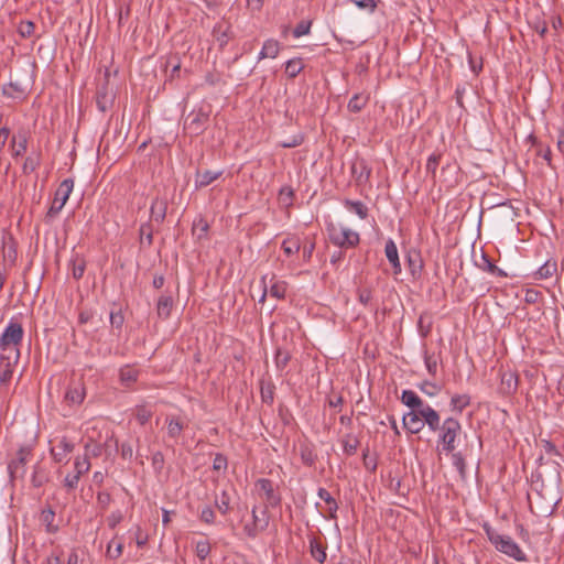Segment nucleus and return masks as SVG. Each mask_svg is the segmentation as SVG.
<instances>
[{
  "label": "nucleus",
  "instance_id": "f257e3e1",
  "mask_svg": "<svg viewBox=\"0 0 564 564\" xmlns=\"http://www.w3.org/2000/svg\"><path fill=\"white\" fill-rule=\"evenodd\" d=\"M482 529L497 551L514 558L518 562H525L527 555L520 546L509 536L499 534L490 524L484 523Z\"/></svg>",
  "mask_w": 564,
  "mask_h": 564
},
{
  "label": "nucleus",
  "instance_id": "f03ea898",
  "mask_svg": "<svg viewBox=\"0 0 564 564\" xmlns=\"http://www.w3.org/2000/svg\"><path fill=\"white\" fill-rule=\"evenodd\" d=\"M438 444L441 451L449 454L456 449V440L462 433V424L454 417H447L443 421L441 429H438Z\"/></svg>",
  "mask_w": 564,
  "mask_h": 564
},
{
  "label": "nucleus",
  "instance_id": "7ed1b4c3",
  "mask_svg": "<svg viewBox=\"0 0 564 564\" xmlns=\"http://www.w3.org/2000/svg\"><path fill=\"white\" fill-rule=\"evenodd\" d=\"M24 330L18 321L11 318L0 336L1 352L10 354L11 350H20L19 346L23 340Z\"/></svg>",
  "mask_w": 564,
  "mask_h": 564
},
{
  "label": "nucleus",
  "instance_id": "20e7f679",
  "mask_svg": "<svg viewBox=\"0 0 564 564\" xmlns=\"http://www.w3.org/2000/svg\"><path fill=\"white\" fill-rule=\"evenodd\" d=\"M209 116V107H199L198 109H194L184 119V132L191 137L200 135L208 126Z\"/></svg>",
  "mask_w": 564,
  "mask_h": 564
},
{
  "label": "nucleus",
  "instance_id": "39448f33",
  "mask_svg": "<svg viewBox=\"0 0 564 564\" xmlns=\"http://www.w3.org/2000/svg\"><path fill=\"white\" fill-rule=\"evenodd\" d=\"M327 232L330 242L340 248H354L360 241L358 232L343 226L330 224Z\"/></svg>",
  "mask_w": 564,
  "mask_h": 564
},
{
  "label": "nucleus",
  "instance_id": "423d86ee",
  "mask_svg": "<svg viewBox=\"0 0 564 564\" xmlns=\"http://www.w3.org/2000/svg\"><path fill=\"white\" fill-rule=\"evenodd\" d=\"M115 99V87L109 84V74H105L104 82L97 87L96 91V104L98 109L106 112L113 106Z\"/></svg>",
  "mask_w": 564,
  "mask_h": 564
},
{
  "label": "nucleus",
  "instance_id": "0eeeda50",
  "mask_svg": "<svg viewBox=\"0 0 564 564\" xmlns=\"http://www.w3.org/2000/svg\"><path fill=\"white\" fill-rule=\"evenodd\" d=\"M20 359V350L0 354V384H8Z\"/></svg>",
  "mask_w": 564,
  "mask_h": 564
},
{
  "label": "nucleus",
  "instance_id": "6e6552de",
  "mask_svg": "<svg viewBox=\"0 0 564 564\" xmlns=\"http://www.w3.org/2000/svg\"><path fill=\"white\" fill-rule=\"evenodd\" d=\"M53 459L59 464H68L70 453V441L67 435L55 436L50 441Z\"/></svg>",
  "mask_w": 564,
  "mask_h": 564
},
{
  "label": "nucleus",
  "instance_id": "1a4fd4ad",
  "mask_svg": "<svg viewBox=\"0 0 564 564\" xmlns=\"http://www.w3.org/2000/svg\"><path fill=\"white\" fill-rule=\"evenodd\" d=\"M31 456V449L29 447H21L18 451L17 458L8 465V470L11 480L23 478L25 475V465Z\"/></svg>",
  "mask_w": 564,
  "mask_h": 564
},
{
  "label": "nucleus",
  "instance_id": "9d476101",
  "mask_svg": "<svg viewBox=\"0 0 564 564\" xmlns=\"http://www.w3.org/2000/svg\"><path fill=\"white\" fill-rule=\"evenodd\" d=\"M350 173L357 185H366L371 175V167L362 158H356L350 165Z\"/></svg>",
  "mask_w": 564,
  "mask_h": 564
},
{
  "label": "nucleus",
  "instance_id": "9b49d317",
  "mask_svg": "<svg viewBox=\"0 0 564 564\" xmlns=\"http://www.w3.org/2000/svg\"><path fill=\"white\" fill-rule=\"evenodd\" d=\"M70 196V180L66 178L62 182L59 187L57 188L54 199L52 202L51 208L48 210V215L53 216L57 214L66 204L68 197Z\"/></svg>",
  "mask_w": 564,
  "mask_h": 564
},
{
  "label": "nucleus",
  "instance_id": "f8f14e48",
  "mask_svg": "<svg viewBox=\"0 0 564 564\" xmlns=\"http://www.w3.org/2000/svg\"><path fill=\"white\" fill-rule=\"evenodd\" d=\"M47 358L54 364L66 365L68 359V346L61 340H50L47 345Z\"/></svg>",
  "mask_w": 564,
  "mask_h": 564
},
{
  "label": "nucleus",
  "instance_id": "ddd939ff",
  "mask_svg": "<svg viewBox=\"0 0 564 564\" xmlns=\"http://www.w3.org/2000/svg\"><path fill=\"white\" fill-rule=\"evenodd\" d=\"M85 456L83 459L77 458L75 462V468L77 471L76 477H79L82 474L87 473L90 468V463L88 460V455L91 454L93 456H98L100 454V446L98 443L93 442L91 438H89V442L85 443Z\"/></svg>",
  "mask_w": 564,
  "mask_h": 564
},
{
  "label": "nucleus",
  "instance_id": "4468645a",
  "mask_svg": "<svg viewBox=\"0 0 564 564\" xmlns=\"http://www.w3.org/2000/svg\"><path fill=\"white\" fill-rule=\"evenodd\" d=\"M256 486L263 492L267 507L275 508L280 506L281 496L274 490L272 480L268 478H260L257 480Z\"/></svg>",
  "mask_w": 564,
  "mask_h": 564
},
{
  "label": "nucleus",
  "instance_id": "2eb2a0df",
  "mask_svg": "<svg viewBox=\"0 0 564 564\" xmlns=\"http://www.w3.org/2000/svg\"><path fill=\"white\" fill-rule=\"evenodd\" d=\"M67 310H68V299L65 295L64 297H59L56 301L55 315L53 318V325L55 328L61 329V330L67 329V326L69 324L68 317H67Z\"/></svg>",
  "mask_w": 564,
  "mask_h": 564
},
{
  "label": "nucleus",
  "instance_id": "dca6fc26",
  "mask_svg": "<svg viewBox=\"0 0 564 564\" xmlns=\"http://www.w3.org/2000/svg\"><path fill=\"white\" fill-rule=\"evenodd\" d=\"M66 373H57L53 375L48 381L50 393L55 390L58 395H63L65 401H67L70 395V383L66 382Z\"/></svg>",
  "mask_w": 564,
  "mask_h": 564
},
{
  "label": "nucleus",
  "instance_id": "f3484780",
  "mask_svg": "<svg viewBox=\"0 0 564 564\" xmlns=\"http://www.w3.org/2000/svg\"><path fill=\"white\" fill-rule=\"evenodd\" d=\"M501 381L499 386V392L502 395H512L518 390V382L519 378L516 371L507 370L502 371L501 375Z\"/></svg>",
  "mask_w": 564,
  "mask_h": 564
},
{
  "label": "nucleus",
  "instance_id": "a211bd4d",
  "mask_svg": "<svg viewBox=\"0 0 564 564\" xmlns=\"http://www.w3.org/2000/svg\"><path fill=\"white\" fill-rule=\"evenodd\" d=\"M420 410H413L404 414L403 416V426L411 434H417L420 433L424 427V422L422 420V416L419 414Z\"/></svg>",
  "mask_w": 564,
  "mask_h": 564
},
{
  "label": "nucleus",
  "instance_id": "6ab92c4d",
  "mask_svg": "<svg viewBox=\"0 0 564 564\" xmlns=\"http://www.w3.org/2000/svg\"><path fill=\"white\" fill-rule=\"evenodd\" d=\"M419 414L422 416L424 425L426 424L432 432H436L441 429V417L436 410L426 404Z\"/></svg>",
  "mask_w": 564,
  "mask_h": 564
},
{
  "label": "nucleus",
  "instance_id": "aec40b11",
  "mask_svg": "<svg viewBox=\"0 0 564 564\" xmlns=\"http://www.w3.org/2000/svg\"><path fill=\"white\" fill-rule=\"evenodd\" d=\"M166 212L167 200L165 198H154L150 207L151 220L162 224L166 217Z\"/></svg>",
  "mask_w": 564,
  "mask_h": 564
},
{
  "label": "nucleus",
  "instance_id": "412c9836",
  "mask_svg": "<svg viewBox=\"0 0 564 564\" xmlns=\"http://www.w3.org/2000/svg\"><path fill=\"white\" fill-rule=\"evenodd\" d=\"M223 175V171H197L195 174V187L202 188L210 185Z\"/></svg>",
  "mask_w": 564,
  "mask_h": 564
},
{
  "label": "nucleus",
  "instance_id": "4be33fe9",
  "mask_svg": "<svg viewBox=\"0 0 564 564\" xmlns=\"http://www.w3.org/2000/svg\"><path fill=\"white\" fill-rule=\"evenodd\" d=\"M308 542L311 556L319 564H324L327 558L326 545L322 544L321 540L316 536L310 538Z\"/></svg>",
  "mask_w": 564,
  "mask_h": 564
},
{
  "label": "nucleus",
  "instance_id": "5701e85b",
  "mask_svg": "<svg viewBox=\"0 0 564 564\" xmlns=\"http://www.w3.org/2000/svg\"><path fill=\"white\" fill-rule=\"evenodd\" d=\"M476 265L480 270L488 272L492 275L500 278L507 276V273L502 269L498 268L485 252H482L480 259L476 261Z\"/></svg>",
  "mask_w": 564,
  "mask_h": 564
},
{
  "label": "nucleus",
  "instance_id": "b1692460",
  "mask_svg": "<svg viewBox=\"0 0 564 564\" xmlns=\"http://www.w3.org/2000/svg\"><path fill=\"white\" fill-rule=\"evenodd\" d=\"M2 93L9 98L23 99L28 94V86L20 82H10L3 87Z\"/></svg>",
  "mask_w": 564,
  "mask_h": 564
},
{
  "label": "nucleus",
  "instance_id": "393cba45",
  "mask_svg": "<svg viewBox=\"0 0 564 564\" xmlns=\"http://www.w3.org/2000/svg\"><path fill=\"white\" fill-rule=\"evenodd\" d=\"M386 257L392 264L393 273L399 274L401 272V264L398 254V248L393 240L389 239L384 247Z\"/></svg>",
  "mask_w": 564,
  "mask_h": 564
},
{
  "label": "nucleus",
  "instance_id": "a878e982",
  "mask_svg": "<svg viewBox=\"0 0 564 564\" xmlns=\"http://www.w3.org/2000/svg\"><path fill=\"white\" fill-rule=\"evenodd\" d=\"M401 401L408 408L413 410H422L426 404L423 400L412 390H403L401 395Z\"/></svg>",
  "mask_w": 564,
  "mask_h": 564
},
{
  "label": "nucleus",
  "instance_id": "bb28decb",
  "mask_svg": "<svg viewBox=\"0 0 564 564\" xmlns=\"http://www.w3.org/2000/svg\"><path fill=\"white\" fill-rule=\"evenodd\" d=\"M166 423L167 435L174 440L178 438L183 430L186 427V424L181 420V417L175 415L167 416Z\"/></svg>",
  "mask_w": 564,
  "mask_h": 564
},
{
  "label": "nucleus",
  "instance_id": "cd10ccee",
  "mask_svg": "<svg viewBox=\"0 0 564 564\" xmlns=\"http://www.w3.org/2000/svg\"><path fill=\"white\" fill-rule=\"evenodd\" d=\"M173 307V299L171 295H161L158 300L156 312L162 319L170 317Z\"/></svg>",
  "mask_w": 564,
  "mask_h": 564
},
{
  "label": "nucleus",
  "instance_id": "c85d7f7f",
  "mask_svg": "<svg viewBox=\"0 0 564 564\" xmlns=\"http://www.w3.org/2000/svg\"><path fill=\"white\" fill-rule=\"evenodd\" d=\"M280 52V43L276 40L269 39L263 43L259 53V59L275 58Z\"/></svg>",
  "mask_w": 564,
  "mask_h": 564
},
{
  "label": "nucleus",
  "instance_id": "c756f323",
  "mask_svg": "<svg viewBox=\"0 0 564 564\" xmlns=\"http://www.w3.org/2000/svg\"><path fill=\"white\" fill-rule=\"evenodd\" d=\"M317 496L328 505V514L326 517L332 520L336 519L338 503L335 500V498H333L332 495L325 488H319L317 491Z\"/></svg>",
  "mask_w": 564,
  "mask_h": 564
},
{
  "label": "nucleus",
  "instance_id": "7c9ffc66",
  "mask_svg": "<svg viewBox=\"0 0 564 564\" xmlns=\"http://www.w3.org/2000/svg\"><path fill=\"white\" fill-rule=\"evenodd\" d=\"M119 376L121 383L126 387H130L138 380L139 370L127 365L120 369Z\"/></svg>",
  "mask_w": 564,
  "mask_h": 564
},
{
  "label": "nucleus",
  "instance_id": "2f4dec72",
  "mask_svg": "<svg viewBox=\"0 0 564 564\" xmlns=\"http://www.w3.org/2000/svg\"><path fill=\"white\" fill-rule=\"evenodd\" d=\"M281 248L285 256L290 257L297 253L301 249L300 238L296 236H290L282 241Z\"/></svg>",
  "mask_w": 564,
  "mask_h": 564
},
{
  "label": "nucleus",
  "instance_id": "473e14b6",
  "mask_svg": "<svg viewBox=\"0 0 564 564\" xmlns=\"http://www.w3.org/2000/svg\"><path fill=\"white\" fill-rule=\"evenodd\" d=\"M28 148V139L24 134H20L18 138L13 137L11 140V153L13 158L23 155Z\"/></svg>",
  "mask_w": 564,
  "mask_h": 564
},
{
  "label": "nucleus",
  "instance_id": "72a5a7b5",
  "mask_svg": "<svg viewBox=\"0 0 564 564\" xmlns=\"http://www.w3.org/2000/svg\"><path fill=\"white\" fill-rule=\"evenodd\" d=\"M340 442L344 453L348 456L355 455L360 445L359 440L350 433L346 434Z\"/></svg>",
  "mask_w": 564,
  "mask_h": 564
},
{
  "label": "nucleus",
  "instance_id": "f704fd0d",
  "mask_svg": "<svg viewBox=\"0 0 564 564\" xmlns=\"http://www.w3.org/2000/svg\"><path fill=\"white\" fill-rule=\"evenodd\" d=\"M36 25L33 21L22 20L18 24V33L23 39H37L39 35L35 34Z\"/></svg>",
  "mask_w": 564,
  "mask_h": 564
},
{
  "label": "nucleus",
  "instance_id": "c9c22d12",
  "mask_svg": "<svg viewBox=\"0 0 564 564\" xmlns=\"http://www.w3.org/2000/svg\"><path fill=\"white\" fill-rule=\"evenodd\" d=\"M230 503H231L230 495L225 490L221 491V494L219 496H216V498H215V506L218 509V511L224 516H226L230 512V510H231Z\"/></svg>",
  "mask_w": 564,
  "mask_h": 564
},
{
  "label": "nucleus",
  "instance_id": "e433bc0d",
  "mask_svg": "<svg viewBox=\"0 0 564 564\" xmlns=\"http://www.w3.org/2000/svg\"><path fill=\"white\" fill-rule=\"evenodd\" d=\"M369 100V96L364 94H355L350 100L348 101V110L351 112H359L361 109L365 108Z\"/></svg>",
  "mask_w": 564,
  "mask_h": 564
},
{
  "label": "nucleus",
  "instance_id": "4c0bfd02",
  "mask_svg": "<svg viewBox=\"0 0 564 564\" xmlns=\"http://www.w3.org/2000/svg\"><path fill=\"white\" fill-rule=\"evenodd\" d=\"M40 163H41V158H40L39 153L33 152V153L29 154L25 158L23 166H22L23 174L28 175V174L33 173L40 166Z\"/></svg>",
  "mask_w": 564,
  "mask_h": 564
},
{
  "label": "nucleus",
  "instance_id": "58836bf2",
  "mask_svg": "<svg viewBox=\"0 0 564 564\" xmlns=\"http://www.w3.org/2000/svg\"><path fill=\"white\" fill-rule=\"evenodd\" d=\"M557 270V263L555 261H546L543 265H541L535 272V278L538 280H544L553 276V274Z\"/></svg>",
  "mask_w": 564,
  "mask_h": 564
},
{
  "label": "nucleus",
  "instance_id": "ea45409f",
  "mask_svg": "<svg viewBox=\"0 0 564 564\" xmlns=\"http://www.w3.org/2000/svg\"><path fill=\"white\" fill-rule=\"evenodd\" d=\"M269 525V519L265 517L263 523H247L243 527V532L248 538L254 539L260 532L264 531Z\"/></svg>",
  "mask_w": 564,
  "mask_h": 564
},
{
  "label": "nucleus",
  "instance_id": "a19ab883",
  "mask_svg": "<svg viewBox=\"0 0 564 564\" xmlns=\"http://www.w3.org/2000/svg\"><path fill=\"white\" fill-rule=\"evenodd\" d=\"M470 404V397L468 394H455L451 399V406L453 411L462 413Z\"/></svg>",
  "mask_w": 564,
  "mask_h": 564
},
{
  "label": "nucleus",
  "instance_id": "79ce46f5",
  "mask_svg": "<svg viewBox=\"0 0 564 564\" xmlns=\"http://www.w3.org/2000/svg\"><path fill=\"white\" fill-rule=\"evenodd\" d=\"M274 384L269 381V382H264V381H261V388H260V394H261V400L262 402L271 405L274 401Z\"/></svg>",
  "mask_w": 564,
  "mask_h": 564
},
{
  "label": "nucleus",
  "instance_id": "37998d69",
  "mask_svg": "<svg viewBox=\"0 0 564 564\" xmlns=\"http://www.w3.org/2000/svg\"><path fill=\"white\" fill-rule=\"evenodd\" d=\"M451 454H452L453 466L457 469L460 478L463 480H465L467 477V470H466V462H465L463 454L460 452H455V451Z\"/></svg>",
  "mask_w": 564,
  "mask_h": 564
},
{
  "label": "nucleus",
  "instance_id": "c03bdc74",
  "mask_svg": "<svg viewBox=\"0 0 564 564\" xmlns=\"http://www.w3.org/2000/svg\"><path fill=\"white\" fill-rule=\"evenodd\" d=\"M302 58L289 59L285 64V73L290 78H295L303 69Z\"/></svg>",
  "mask_w": 564,
  "mask_h": 564
},
{
  "label": "nucleus",
  "instance_id": "a18cd8bd",
  "mask_svg": "<svg viewBox=\"0 0 564 564\" xmlns=\"http://www.w3.org/2000/svg\"><path fill=\"white\" fill-rule=\"evenodd\" d=\"M345 206L350 210L356 213L361 219H365L368 216V208L360 200H345Z\"/></svg>",
  "mask_w": 564,
  "mask_h": 564
},
{
  "label": "nucleus",
  "instance_id": "49530a36",
  "mask_svg": "<svg viewBox=\"0 0 564 564\" xmlns=\"http://www.w3.org/2000/svg\"><path fill=\"white\" fill-rule=\"evenodd\" d=\"M291 354L289 350L283 348H278L274 356L275 367L279 370H283L286 368L291 360Z\"/></svg>",
  "mask_w": 564,
  "mask_h": 564
},
{
  "label": "nucleus",
  "instance_id": "de8ad7c7",
  "mask_svg": "<svg viewBox=\"0 0 564 564\" xmlns=\"http://www.w3.org/2000/svg\"><path fill=\"white\" fill-rule=\"evenodd\" d=\"M153 415V411L147 405H137L134 411V416L139 424L144 425L150 421Z\"/></svg>",
  "mask_w": 564,
  "mask_h": 564
},
{
  "label": "nucleus",
  "instance_id": "09e8293b",
  "mask_svg": "<svg viewBox=\"0 0 564 564\" xmlns=\"http://www.w3.org/2000/svg\"><path fill=\"white\" fill-rule=\"evenodd\" d=\"M442 154L441 153H432L426 162V173L431 174L433 181L436 177V170L440 165Z\"/></svg>",
  "mask_w": 564,
  "mask_h": 564
},
{
  "label": "nucleus",
  "instance_id": "8fccbe9b",
  "mask_svg": "<svg viewBox=\"0 0 564 564\" xmlns=\"http://www.w3.org/2000/svg\"><path fill=\"white\" fill-rule=\"evenodd\" d=\"M270 295L278 300H283L286 293V283L284 281H276L270 286Z\"/></svg>",
  "mask_w": 564,
  "mask_h": 564
},
{
  "label": "nucleus",
  "instance_id": "3c124183",
  "mask_svg": "<svg viewBox=\"0 0 564 564\" xmlns=\"http://www.w3.org/2000/svg\"><path fill=\"white\" fill-rule=\"evenodd\" d=\"M212 546L207 540L198 541L195 546V553L200 561H204L210 553Z\"/></svg>",
  "mask_w": 564,
  "mask_h": 564
},
{
  "label": "nucleus",
  "instance_id": "603ef678",
  "mask_svg": "<svg viewBox=\"0 0 564 564\" xmlns=\"http://www.w3.org/2000/svg\"><path fill=\"white\" fill-rule=\"evenodd\" d=\"M140 240H147L148 246H151L153 242V228L150 223L142 224L139 229Z\"/></svg>",
  "mask_w": 564,
  "mask_h": 564
},
{
  "label": "nucleus",
  "instance_id": "864d4df0",
  "mask_svg": "<svg viewBox=\"0 0 564 564\" xmlns=\"http://www.w3.org/2000/svg\"><path fill=\"white\" fill-rule=\"evenodd\" d=\"M199 519L206 524H214L216 520L215 511L209 506H206L202 509Z\"/></svg>",
  "mask_w": 564,
  "mask_h": 564
},
{
  "label": "nucleus",
  "instance_id": "5fc2aeb1",
  "mask_svg": "<svg viewBox=\"0 0 564 564\" xmlns=\"http://www.w3.org/2000/svg\"><path fill=\"white\" fill-rule=\"evenodd\" d=\"M301 459L306 466H313L316 460V455L307 446L301 448Z\"/></svg>",
  "mask_w": 564,
  "mask_h": 564
},
{
  "label": "nucleus",
  "instance_id": "6e6d98bb",
  "mask_svg": "<svg viewBox=\"0 0 564 564\" xmlns=\"http://www.w3.org/2000/svg\"><path fill=\"white\" fill-rule=\"evenodd\" d=\"M311 21H301L296 24V26L293 30L294 37H301L303 35H306L311 31Z\"/></svg>",
  "mask_w": 564,
  "mask_h": 564
},
{
  "label": "nucleus",
  "instance_id": "4d7b16f0",
  "mask_svg": "<svg viewBox=\"0 0 564 564\" xmlns=\"http://www.w3.org/2000/svg\"><path fill=\"white\" fill-rule=\"evenodd\" d=\"M227 466V457L220 453L216 454L213 460V469L216 471L226 470Z\"/></svg>",
  "mask_w": 564,
  "mask_h": 564
},
{
  "label": "nucleus",
  "instance_id": "13d9d810",
  "mask_svg": "<svg viewBox=\"0 0 564 564\" xmlns=\"http://www.w3.org/2000/svg\"><path fill=\"white\" fill-rule=\"evenodd\" d=\"M355 3L359 9L368 10L369 12H375L378 6L379 0H350Z\"/></svg>",
  "mask_w": 564,
  "mask_h": 564
},
{
  "label": "nucleus",
  "instance_id": "bf43d9fd",
  "mask_svg": "<svg viewBox=\"0 0 564 564\" xmlns=\"http://www.w3.org/2000/svg\"><path fill=\"white\" fill-rule=\"evenodd\" d=\"M54 516L55 514L52 510H43L41 514V521L46 524L47 531L50 532L56 530V527H53L52 524Z\"/></svg>",
  "mask_w": 564,
  "mask_h": 564
},
{
  "label": "nucleus",
  "instance_id": "052dcab7",
  "mask_svg": "<svg viewBox=\"0 0 564 564\" xmlns=\"http://www.w3.org/2000/svg\"><path fill=\"white\" fill-rule=\"evenodd\" d=\"M536 156L542 158L547 166L552 167V152L549 147L543 148L542 144L536 148Z\"/></svg>",
  "mask_w": 564,
  "mask_h": 564
},
{
  "label": "nucleus",
  "instance_id": "680f3d73",
  "mask_svg": "<svg viewBox=\"0 0 564 564\" xmlns=\"http://www.w3.org/2000/svg\"><path fill=\"white\" fill-rule=\"evenodd\" d=\"M420 389L423 393L427 394L429 397H433L440 391V388L435 383L430 381H424L420 386Z\"/></svg>",
  "mask_w": 564,
  "mask_h": 564
},
{
  "label": "nucleus",
  "instance_id": "e2e57ef3",
  "mask_svg": "<svg viewBox=\"0 0 564 564\" xmlns=\"http://www.w3.org/2000/svg\"><path fill=\"white\" fill-rule=\"evenodd\" d=\"M358 300L361 304L368 305L372 300V291L368 288L359 289Z\"/></svg>",
  "mask_w": 564,
  "mask_h": 564
},
{
  "label": "nucleus",
  "instance_id": "0e129e2a",
  "mask_svg": "<svg viewBox=\"0 0 564 564\" xmlns=\"http://www.w3.org/2000/svg\"><path fill=\"white\" fill-rule=\"evenodd\" d=\"M424 362L431 376H435L437 371V360L433 356L425 355Z\"/></svg>",
  "mask_w": 564,
  "mask_h": 564
},
{
  "label": "nucleus",
  "instance_id": "69168bd1",
  "mask_svg": "<svg viewBox=\"0 0 564 564\" xmlns=\"http://www.w3.org/2000/svg\"><path fill=\"white\" fill-rule=\"evenodd\" d=\"M425 318L426 316L422 314L417 322L420 333L424 337L427 336V334L431 332V321H429V323L425 325Z\"/></svg>",
  "mask_w": 564,
  "mask_h": 564
},
{
  "label": "nucleus",
  "instance_id": "338daca9",
  "mask_svg": "<svg viewBox=\"0 0 564 564\" xmlns=\"http://www.w3.org/2000/svg\"><path fill=\"white\" fill-rule=\"evenodd\" d=\"M315 249V242H306L303 246V258L305 261H310Z\"/></svg>",
  "mask_w": 564,
  "mask_h": 564
},
{
  "label": "nucleus",
  "instance_id": "774afa93",
  "mask_svg": "<svg viewBox=\"0 0 564 564\" xmlns=\"http://www.w3.org/2000/svg\"><path fill=\"white\" fill-rule=\"evenodd\" d=\"M152 465L154 466L155 469H159L161 470L163 468V465H164V456L161 452H156L153 454L152 456Z\"/></svg>",
  "mask_w": 564,
  "mask_h": 564
}]
</instances>
